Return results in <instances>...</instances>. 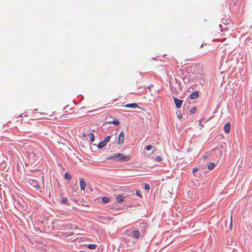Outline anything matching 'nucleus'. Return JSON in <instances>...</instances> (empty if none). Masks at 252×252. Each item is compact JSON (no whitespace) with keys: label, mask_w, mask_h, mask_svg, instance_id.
<instances>
[{"label":"nucleus","mask_w":252,"mask_h":252,"mask_svg":"<svg viewBox=\"0 0 252 252\" xmlns=\"http://www.w3.org/2000/svg\"><path fill=\"white\" fill-rule=\"evenodd\" d=\"M115 158H117V161L125 162L129 161L131 159V157L129 155L117 153L108 158V159H113Z\"/></svg>","instance_id":"1"},{"label":"nucleus","mask_w":252,"mask_h":252,"mask_svg":"<svg viewBox=\"0 0 252 252\" xmlns=\"http://www.w3.org/2000/svg\"><path fill=\"white\" fill-rule=\"evenodd\" d=\"M28 158L31 160L33 164L36 163L39 159V156L33 152H31L28 153Z\"/></svg>","instance_id":"2"},{"label":"nucleus","mask_w":252,"mask_h":252,"mask_svg":"<svg viewBox=\"0 0 252 252\" xmlns=\"http://www.w3.org/2000/svg\"><path fill=\"white\" fill-rule=\"evenodd\" d=\"M29 183L34 188L35 190L40 189V188L38 185V183L36 180L32 178L30 179L29 180Z\"/></svg>","instance_id":"3"},{"label":"nucleus","mask_w":252,"mask_h":252,"mask_svg":"<svg viewBox=\"0 0 252 252\" xmlns=\"http://www.w3.org/2000/svg\"><path fill=\"white\" fill-rule=\"evenodd\" d=\"M111 137L110 135H108L103 140L101 141L98 145V147L99 149L102 148L104 146H105L107 143L109 141L110 138Z\"/></svg>","instance_id":"4"},{"label":"nucleus","mask_w":252,"mask_h":252,"mask_svg":"<svg viewBox=\"0 0 252 252\" xmlns=\"http://www.w3.org/2000/svg\"><path fill=\"white\" fill-rule=\"evenodd\" d=\"M125 139V133L123 131H121L119 135L118 144L121 145L124 143Z\"/></svg>","instance_id":"5"},{"label":"nucleus","mask_w":252,"mask_h":252,"mask_svg":"<svg viewBox=\"0 0 252 252\" xmlns=\"http://www.w3.org/2000/svg\"><path fill=\"white\" fill-rule=\"evenodd\" d=\"M173 99L176 107L178 109L180 108L182 106L183 100L176 97H173Z\"/></svg>","instance_id":"6"},{"label":"nucleus","mask_w":252,"mask_h":252,"mask_svg":"<svg viewBox=\"0 0 252 252\" xmlns=\"http://www.w3.org/2000/svg\"><path fill=\"white\" fill-rule=\"evenodd\" d=\"M124 107L132 108H141V107L136 103L127 104L124 105Z\"/></svg>","instance_id":"7"},{"label":"nucleus","mask_w":252,"mask_h":252,"mask_svg":"<svg viewBox=\"0 0 252 252\" xmlns=\"http://www.w3.org/2000/svg\"><path fill=\"white\" fill-rule=\"evenodd\" d=\"M230 126H231V125H230V123H226L224 126H223V129H224V131L226 132V133H228L229 132L230 130Z\"/></svg>","instance_id":"8"},{"label":"nucleus","mask_w":252,"mask_h":252,"mask_svg":"<svg viewBox=\"0 0 252 252\" xmlns=\"http://www.w3.org/2000/svg\"><path fill=\"white\" fill-rule=\"evenodd\" d=\"M86 182L83 179H80V187L81 190H84L86 187Z\"/></svg>","instance_id":"9"},{"label":"nucleus","mask_w":252,"mask_h":252,"mask_svg":"<svg viewBox=\"0 0 252 252\" xmlns=\"http://www.w3.org/2000/svg\"><path fill=\"white\" fill-rule=\"evenodd\" d=\"M195 78H196L197 79H200V80H202V81H200V82L201 84H202L203 83H204V80L203 79V75L202 73H201L200 74H198L197 75V73L195 74V76H194Z\"/></svg>","instance_id":"10"},{"label":"nucleus","mask_w":252,"mask_h":252,"mask_svg":"<svg viewBox=\"0 0 252 252\" xmlns=\"http://www.w3.org/2000/svg\"><path fill=\"white\" fill-rule=\"evenodd\" d=\"M198 93L197 91L193 92L190 94V97L191 99H195L198 97Z\"/></svg>","instance_id":"11"},{"label":"nucleus","mask_w":252,"mask_h":252,"mask_svg":"<svg viewBox=\"0 0 252 252\" xmlns=\"http://www.w3.org/2000/svg\"><path fill=\"white\" fill-rule=\"evenodd\" d=\"M132 234L136 239H138L140 237V232L138 230H133L132 231Z\"/></svg>","instance_id":"12"},{"label":"nucleus","mask_w":252,"mask_h":252,"mask_svg":"<svg viewBox=\"0 0 252 252\" xmlns=\"http://www.w3.org/2000/svg\"><path fill=\"white\" fill-rule=\"evenodd\" d=\"M88 136L90 139V141L93 142L94 140V135L92 133H89L88 134Z\"/></svg>","instance_id":"13"},{"label":"nucleus","mask_w":252,"mask_h":252,"mask_svg":"<svg viewBox=\"0 0 252 252\" xmlns=\"http://www.w3.org/2000/svg\"><path fill=\"white\" fill-rule=\"evenodd\" d=\"M107 123L109 124H113L115 125H118L120 123L118 120L114 119L112 121L108 122Z\"/></svg>","instance_id":"14"},{"label":"nucleus","mask_w":252,"mask_h":252,"mask_svg":"<svg viewBox=\"0 0 252 252\" xmlns=\"http://www.w3.org/2000/svg\"><path fill=\"white\" fill-rule=\"evenodd\" d=\"M110 200V199L109 198L107 197H102V199H101V202L103 203H106L107 202H108Z\"/></svg>","instance_id":"15"},{"label":"nucleus","mask_w":252,"mask_h":252,"mask_svg":"<svg viewBox=\"0 0 252 252\" xmlns=\"http://www.w3.org/2000/svg\"><path fill=\"white\" fill-rule=\"evenodd\" d=\"M125 197L123 195H119L117 197L118 201L120 203L124 200Z\"/></svg>","instance_id":"16"},{"label":"nucleus","mask_w":252,"mask_h":252,"mask_svg":"<svg viewBox=\"0 0 252 252\" xmlns=\"http://www.w3.org/2000/svg\"><path fill=\"white\" fill-rule=\"evenodd\" d=\"M215 163L214 162H211L208 166V169L211 170L213 169L215 167Z\"/></svg>","instance_id":"17"},{"label":"nucleus","mask_w":252,"mask_h":252,"mask_svg":"<svg viewBox=\"0 0 252 252\" xmlns=\"http://www.w3.org/2000/svg\"><path fill=\"white\" fill-rule=\"evenodd\" d=\"M64 178L66 179V180H71V176H70V175H69L67 172L65 173V174H64Z\"/></svg>","instance_id":"18"},{"label":"nucleus","mask_w":252,"mask_h":252,"mask_svg":"<svg viewBox=\"0 0 252 252\" xmlns=\"http://www.w3.org/2000/svg\"><path fill=\"white\" fill-rule=\"evenodd\" d=\"M147 226V224L144 222H141L140 223V227L142 228H146Z\"/></svg>","instance_id":"19"},{"label":"nucleus","mask_w":252,"mask_h":252,"mask_svg":"<svg viewBox=\"0 0 252 252\" xmlns=\"http://www.w3.org/2000/svg\"><path fill=\"white\" fill-rule=\"evenodd\" d=\"M96 247L95 245H94V244H90L88 245V248L89 249H91V250H93L94 249H95Z\"/></svg>","instance_id":"20"},{"label":"nucleus","mask_w":252,"mask_h":252,"mask_svg":"<svg viewBox=\"0 0 252 252\" xmlns=\"http://www.w3.org/2000/svg\"><path fill=\"white\" fill-rule=\"evenodd\" d=\"M155 159L157 161H161L162 160V158L160 156H157V157H156Z\"/></svg>","instance_id":"21"},{"label":"nucleus","mask_w":252,"mask_h":252,"mask_svg":"<svg viewBox=\"0 0 252 252\" xmlns=\"http://www.w3.org/2000/svg\"><path fill=\"white\" fill-rule=\"evenodd\" d=\"M230 229H232V214H231V216H230Z\"/></svg>","instance_id":"22"},{"label":"nucleus","mask_w":252,"mask_h":252,"mask_svg":"<svg viewBox=\"0 0 252 252\" xmlns=\"http://www.w3.org/2000/svg\"><path fill=\"white\" fill-rule=\"evenodd\" d=\"M145 189L146 190H149L150 189V186L148 184H146L145 185Z\"/></svg>","instance_id":"23"},{"label":"nucleus","mask_w":252,"mask_h":252,"mask_svg":"<svg viewBox=\"0 0 252 252\" xmlns=\"http://www.w3.org/2000/svg\"><path fill=\"white\" fill-rule=\"evenodd\" d=\"M67 201V199L66 197H63L62 199V202L63 203H65Z\"/></svg>","instance_id":"24"},{"label":"nucleus","mask_w":252,"mask_h":252,"mask_svg":"<svg viewBox=\"0 0 252 252\" xmlns=\"http://www.w3.org/2000/svg\"><path fill=\"white\" fill-rule=\"evenodd\" d=\"M196 110V108L195 107H193V108H191V109L190 110V113L191 114H193V113L195 112Z\"/></svg>","instance_id":"25"},{"label":"nucleus","mask_w":252,"mask_h":252,"mask_svg":"<svg viewBox=\"0 0 252 252\" xmlns=\"http://www.w3.org/2000/svg\"><path fill=\"white\" fill-rule=\"evenodd\" d=\"M152 148V146L151 145H148L146 148V149L147 150H151Z\"/></svg>","instance_id":"26"},{"label":"nucleus","mask_w":252,"mask_h":252,"mask_svg":"<svg viewBox=\"0 0 252 252\" xmlns=\"http://www.w3.org/2000/svg\"><path fill=\"white\" fill-rule=\"evenodd\" d=\"M198 170V168L197 167L193 168L192 169V172L193 173L196 172Z\"/></svg>","instance_id":"27"},{"label":"nucleus","mask_w":252,"mask_h":252,"mask_svg":"<svg viewBox=\"0 0 252 252\" xmlns=\"http://www.w3.org/2000/svg\"><path fill=\"white\" fill-rule=\"evenodd\" d=\"M136 194L140 197H142V195H141L139 191H138V190L136 191Z\"/></svg>","instance_id":"28"},{"label":"nucleus","mask_w":252,"mask_h":252,"mask_svg":"<svg viewBox=\"0 0 252 252\" xmlns=\"http://www.w3.org/2000/svg\"><path fill=\"white\" fill-rule=\"evenodd\" d=\"M209 155L205 156L204 157V159H208V158H209Z\"/></svg>","instance_id":"29"},{"label":"nucleus","mask_w":252,"mask_h":252,"mask_svg":"<svg viewBox=\"0 0 252 252\" xmlns=\"http://www.w3.org/2000/svg\"><path fill=\"white\" fill-rule=\"evenodd\" d=\"M178 118H179V119H181V118H182V115H179L178 116Z\"/></svg>","instance_id":"30"},{"label":"nucleus","mask_w":252,"mask_h":252,"mask_svg":"<svg viewBox=\"0 0 252 252\" xmlns=\"http://www.w3.org/2000/svg\"><path fill=\"white\" fill-rule=\"evenodd\" d=\"M203 44H202L201 45V46H200V47H203Z\"/></svg>","instance_id":"31"}]
</instances>
